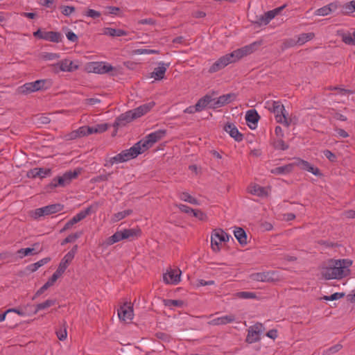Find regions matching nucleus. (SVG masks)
Segmentation results:
<instances>
[{
  "label": "nucleus",
  "instance_id": "1",
  "mask_svg": "<svg viewBox=\"0 0 355 355\" xmlns=\"http://www.w3.org/2000/svg\"><path fill=\"white\" fill-rule=\"evenodd\" d=\"M352 265L349 259H331L329 265L322 268L321 275L325 279H341L349 275Z\"/></svg>",
  "mask_w": 355,
  "mask_h": 355
},
{
  "label": "nucleus",
  "instance_id": "2",
  "mask_svg": "<svg viewBox=\"0 0 355 355\" xmlns=\"http://www.w3.org/2000/svg\"><path fill=\"white\" fill-rule=\"evenodd\" d=\"M255 46L256 43H252L220 57L210 67L209 72H217L225 68L229 64L236 62L244 56L253 53Z\"/></svg>",
  "mask_w": 355,
  "mask_h": 355
},
{
  "label": "nucleus",
  "instance_id": "3",
  "mask_svg": "<svg viewBox=\"0 0 355 355\" xmlns=\"http://www.w3.org/2000/svg\"><path fill=\"white\" fill-rule=\"evenodd\" d=\"M52 85L53 82L51 79H40L24 84L17 88V92L19 94L26 95L32 92L49 89Z\"/></svg>",
  "mask_w": 355,
  "mask_h": 355
},
{
  "label": "nucleus",
  "instance_id": "4",
  "mask_svg": "<svg viewBox=\"0 0 355 355\" xmlns=\"http://www.w3.org/2000/svg\"><path fill=\"white\" fill-rule=\"evenodd\" d=\"M141 231L139 228L124 229L116 231L112 236L108 237L105 241L106 245H111L123 239L133 240L141 236Z\"/></svg>",
  "mask_w": 355,
  "mask_h": 355
},
{
  "label": "nucleus",
  "instance_id": "5",
  "mask_svg": "<svg viewBox=\"0 0 355 355\" xmlns=\"http://www.w3.org/2000/svg\"><path fill=\"white\" fill-rule=\"evenodd\" d=\"M80 169L76 168L74 171H69L62 176L54 178L51 182L47 185V188L53 189L58 186L64 187L69 184L73 179H75L80 173Z\"/></svg>",
  "mask_w": 355,
  "mask_h": 355
},
{
  "label": "nucleus",
  "instance_id": "6",
  "mask_svg": "<svg viewBox=\"0 0 355 355\" xmlns=\"http://www.w3.org/2000/svg\"><path fill=\"white\" fill-rule=\"evenodd\" d=\"M166 134V131L165 130H159L148 135L144 139L139 141L138 143H140L139 146L144 152L150 148L155 143L164 138Z\"/></svg>",
  "mask_w": 355,
  "mask_h": 355
},
{
  "label": "nucleus",
  "instance_id": "7",
  "mask_svg": "<svg viewBox=\"0 0 355 355\" xmlns=\"http://www.w3.org/2000/svg\"><path fill=\"white\" fill-rule=\"evenodd\" d=\"M64 205L60 203L49 205L35 210V218H38L41 216H49L52 214H55L62 211Z\"/></svg>",
  "mask_w": 355,
  "mask_h": 355
},
{
  "label": "nucleus",
  "instance_id": "8",
  "mask_svg": "<svg viewBox=\"0 0 355 355\" xmlns=\"http://www.w3.org/2000/svg\"><path fill=\"white\" fill-rule=\"evenodd\" d=\"M77 251H78V245H75L71 249V250L69 251L64 255V257L62 259V260H61L60 263H59V266L56 270V271H58V273L62 275L65 272L68 266L71 262V261L73 259Z\"/></svg>",
  "mask_w": 355,
  "mask_h": 355
},
{
  "label": "nucleus",
  "instance_id": "9",
  "mask_svg": "<svg viewBox=\"0 0 355 355\" xmlns=\"http://www.w3.org/2000/svg\"><path fill=\"white\" fill-rule=\"evenodd\" d=\"M140 143L137 142L131 148L122 150L119 154L121 156L123 162H127L137 157L139 155L144 153L140 147Z\"/></svg>",
  "mask_w": 355,
  "mask_h": 355
},
{
  "label": "nucleus",
  "instance_id": "10",
  "mask_svg": "<svg viewBox=\"0 0 355 355\" xmlns=\"http://www.w3.org/2000/svg\"><path fill=\"white\" fill-rule=\"evenodd\" d=\"M134 119H135V117H133V114L131 112V110H129L128 112H125V113L120 114L115 119V121L113 124V126L115 128V130L112 135H115L118 128L125 126L127 123H130Z\"/></svg>",
  "mask_w": 355,
  "mask_h": 355
},
{
  "label": "nucleus",
  "instance_id": "11",
  "mask_svg": "<svg viewBox=\"0 0 355 355\" xmlns=\"http://www.w3.org/2000/svg\"><path fill=\"white\" fill-rule=\"evenodd\" d=\"M236 98V94L234 93H230L227 94L222 95L219 96L218 98H214V103L210 106L211 109H216L221 107L231 102H232Z\"/></svg>",
  "mask_w": 355,
  "mask_h": 355
},
{
  "label": "nucleus",
  "instance_id": "12",
  "mask_svg": "<svg viewBox=\"0 0 355 355\" xmlns=\"http://www.w3.org/2000/svg\"><path fill=\"white\" fill-rule=\"evenodd\" d=\"M293 167L294 166H298L301 169L307 171L311 173H313L315 175H321L320 171L318 168L314 167L313 165H311L309 162L303 160L300 158H296L295 161L293 162Z\"/></svg>",
  "mask_w": 355,
  "mask_h": 355
},
{
  "label": "nucleus",
  "instance_id": "13",
  "mask_svg": "<svg viewBox=\"0 0 355 355\" xmlns=\"http://www.w3.org/2000/svg\"><path fill=\"white\" fill-rule=\"evenodd\" d=\"M268 110L275 114L277 122H282V118L285 114V108L281 101H272L271 106L268 107Z\"/></svg>",
  "mask_w": 355,
  "mask_h": 355
},
{
  "label": "nucleus",
  "instance_id": "14",
  "mask_svg": "<svg viewBox=\"0 0 355 355\" xmlns=\"http://www.w3.org/2000/svg\"><path fill=\"white\" fill-rule=\"evenodd\" d=\"M262 325L261 324H256L250 327L248 329V335L245 341L248 343H253L260 340L259 333Z\"/></svg>",
  "mask_w": 355,
  "mask_h": 355
},
{
  "label": "nucleus",
  "instance_id": "15",
  "mask_svg": "<svg viewBox=\"0 0 355 355\" xmlns=\"http://www.w3.org/2000/svg\"><path fill=\"white\" fill-rule=\"evenodd\" d=\"M90 71L96 73H106L114 69L113 67L105 62H92L89 67Z\"/></svg>",
  "mask_w": 355,
  "mask_h": 355
},
{
  "label": "nucleus",
  "instance_id": "16",
  "mask_svg": "<svg viewBox=\"0 0 355 355\" xmlns=\"http://www.w3.org/2000/svg\"><path fill=\"white\" fill-rule=\"evenodd\" d=\"M118 315L120 320L125 321L127 320H132L133 317V308L128 303H124L118 309Z\"/></svg>",
  "mask_w": 355,
  "mask_h": 355
},
{
  "label": "nucleus",
  "instance_id": "17",
  "mask_svg": "<svg viewBox=\"0 0 355 355\" xmlns=\"http://www.w3.org/2000/svg\"><path fill=\"white\" fill-rule=\"evenodd\" d=\"M340 6L338 1H334L315 10V15L318 16H327L336 11Z\"/></svg>",
  "mask_w": 355,
  "mask_h": 355
},
{
  "label": "nucleus",
  "instance_id": "18",
  "mask_svg": "<svg viewBox=\"0 0 355 355\" xmlns=\"http://www.w3.org/2000/svg\"><path fill=\"white\" fill-rule=\"evenodd\" d=\"M224 130L229 133L230 137L235 141L240 142L243 139V135L239 131L234 123H227L224 126Z\"/></svg>",
  "mask_w": 355,
  "mask_h": 355
},
{
  "label": "nucleus",
  "instance_id": "19",
  "mask_svg": "<svg viewBox=\"0 0 355 355\" xmlns=\"http://www.w3.org/2000/svg\"><path fill=\"white\" fill-rule=\"evenodd\" d=\"M245 118L249 127L254 129L260 119V116L256 110L252 109L246 112Z\"/></svg>",
  "mask_w": 355,
  "mask_h": 355
},
{
  "label": "nucleus",
  "instance_id": "20",
  "mask_svg": "<svg viewBox=\"0 0 355 355\" xmlns=\"http://www.w3.org/2000/svg\"><path fill=\"white\" fill-rule=\"evenodd\" d=\"M155 104V103L153 101H152L148 103L140 105L139 107L135 109L131 110V112L133 114V117H135V119H136L144 115L153 107Z\"/></svg>",
  "mask_w": 355,
  "mask_h": 355
},
{
  "label": "nucleus",
  "instance_id": "21",
  "mask_svg": "<svg viewBox=\"0 0 355 355\" xmlns=\"http://www.w3.org/2000/svg\"><path fill=\"white\" fill-rule=\"evenodd\" d=\"M51 174V170L50 168H34L28 173V176L33 178H44Z\"/></svg>",
  "mask_w": 355,
  "mask_h": 355
},
{
  "label": "nucleus",
  "instance_id": "22",
  "mask_svg": "<svg viewBox=\"0 0 355 355\" xmlns=\"http://www.w3.org/2000/svg\"><path fill=\"white\" fill-rule=\"evenodd\" d=\"M214 103V98L210 95H205L203 97L200 98L198 102L196 103L197 107V110L198 112H201L205 108H210V106Z\"/></svg>",
  "mask_w": 355,
  "mask_h": 355
},
{
  "label": "nucleus",
  "instance_id": "23",
  "mask_svg": "<svg viewBox=\"0 0 355 355\" xmlns=\"http://www.w3.org/2000/svg\"><path fill=\"white\" fill-rule=\"evenodd\" d=\"M39 245V243H35L33 245V248H21L17 251V254L21 258L28 255L37 254L42 250V249H40L39 250L37 251Z\"/></svg>",
  "mask_w": 355,
  "mask_h": 355
},
{
  "label": "nucleus",
  "instance_id": "24",
  "mask_svg": "<svg viewBox=\"0 0 355 355\" xmlns=\"http://www.w3.org/2000/svg\"><path fill=\"white\" fill-rule=\"evenodd\" d=\"M235 320L234 315H224L210 320L208 324L211 325H223L231 323Z\"/></svg>",
  "mask_w": 355,
  "mask_h": 355
},
{
  "label": "nucleus",
  "instance_id": "25",
  "mask_svg": "<svg viewBox=\"0 0 355 355\" xmlns=\"http://www.w3.org/2000/svg\"><path fill=\"white\" fill-rule=\"evenodd\" d=\"M251 279L257 282H271L272 278L270 272H256L250 275Z\"/></svg>",
  "mask_w": 355,
  "mask_h": 355
},
{
  "label": "nucleus",
  "instance_id": "26",
  "mask_svg": "<svg viewBox=\"0 0 355 355\" xmlns=\"http://www.w3.org/2000/svg\"><path fill=\"white\" fill-rule=\"evenodd\" d=\"M43 40L51 42L58 43L62 40V34L55 31H45Z\"/></svg>",
  "mask_w": 355,
  "mask_h": 355
},
{
  "label": "nucleus",
  "instance_id": "27",
  "mask_svg": "<svg viewBox=\"0 0 355 355\" xmlns=\"http://www.w3.org/2000/svg\"><path fill=\"white\" fill-rule=\"evenodd\" d=\"M234 236L242 246H244L247 244V234L243 228L236 227L234 231Z\"/></svg>",
  "mask_w": 355,
  "mask_h": 355
},
{
  "label": "nucleus",
  "instance_id": "28",
  "mask_svg": "<svg viewBox=\"0 0 355 355\" xmlns=\"http://www.w3.org/2000/svg\"><path fill=\"white\" fill-rule=\"evenodd\" d=\"M249 192L259 197H267L268 193L265 187H261L258 184H254L249 189Z\"/></svg>",
  "mask_w": 355,
  "mask_h": 355
},
{
  "label": "nucleus",
  "instance_id": "29",
  "mask_svg": "<svg viewBox=\"0 0 355 355\" xmlns=\"http://www.w3.org/2000/svg\"><path fill=\"white\" fill-rule=\"evenodd\" d=\"M293 169V164L291 163L284 166H278L271 170V173L276 175L288 174Z\"/></svg>",
  "mask_w": 355,
  "mask_h": 355
},
{
  "label": "nucleus",
  "instance_id": "30",
  "mask_svg": "<svg viewBox=\"0 0 355 355\" xmlns=\"http://www.w3.org/2000/svg\"><path fill=\"white\" fill-rule=\"evenodd\" d=\"M104 34L111 37H121L128 35L127 32L122 29H116L113 28H105L104 29Z\"/></svg>",
  "mask_w": 355,
  "mask_h": 355
},
{
  "label": "nucleus",
  "instance_id": "31",
  "mask_svg": "<svg viewBox=\"0 0 355 355\" xmlns=\"http://www.w3.org/2000/svg\"><path fill=\"white\" fill-rule=\"evenodd\" d=\"M163 279L166 284H178V274H175V271L171 270L164 274Z\"/></svg>",
  "mask_w": 355,
  "mask_h": 355
},
{
  "label": "nucleus",
  "instance_id": "32",
  "mask_svg": "<svg viewBox=\"0 0 355 355\" xmlns=\"http://www.w3.org/2000/svg\"><path fill=\"white\" fill-rule=\"evenodd\" d=\"M166 68L164 66H159L155 68V70L150 73V77L155 80H162L166 73Z\"/></svg>",
  "mask_w": 355,
  "mask_h": 355
},
{
  "label": "nucleus",
  "instance_id": "33",
  "mask_svg": "<svg viewBox=\"0 0 355 355\" xmlns=\"http://www.w3.org/2000/svg\"><path fill=\"white\" fill-rule=\"evenodd\" d=\"M56 300L49 299L44 301L42 303L37 304L35 306V309L34 311V313H37L40 310H44L48 309L49 307L53 306L56 304Z\"/></svg>",
  "mask_w": 355,
  "mask_h": 355
},
{
  "label": "nucleus",
  "instance_id": "34",
  "mask_svg": "<svg viewBox=\"0 0 355 355\" xmlns=\"http://www.w3.org/2000/svg\"><path fill=\"white\" fill-rule=\"evenodd\" d=\"M50 261H51L50 257H45V258L42 259L41 260L38 261L36 263H32V264L28 266L27 269L32 272H35L39 268L46 264Z\"/></svg>",
  "mask_w": 355,
  "mask_h": 355
},
{
  "label": "nucleus",
  "instance_id": "35",
  "mask_svg": "<svg viewBox=\"0 0 355 355\" xmlns=\"http://www.w3.org/2000/svg\"><path fill=\"white\" fill-rule=\"evenodd\" d=\"M93 206L91 205L87 207L85 209L80 211L74 216L78 220V222L85 218L88 215L91 214L92 212L95 211V209H93Z\"/></svg>",
  "mask_w": 355,
  "mask_h": 355
},
{
  "label": "nucleus",
  "instance_id": "36",
  "mask_svg": "<svg viewBox=\"0 0 355 355\" xmlns=\"http://www.w3.org/2000/svg\"><path fill=\"white\" fill-rule=\"evenodd\" d=\"M224 236H227V234L222 229H216L212 232L211 239H217L220 242H226Z\"/></svg>",
  "mask_w": 355,
  "mask_h": 355
},
{
  "label": "nucleus",
  "instance_id": "37",
  "mask_svg": "<svg viewBox=\"0 0 355 355\" xmlns=\"http://www.w3.org/2000/svg\"><path fill=\"white\" fill-rule=\"evenodd\" d=\"M179 198L182 200L187 202L191 205H198L200 204L198 200L196 198L193 197L187 192H182L179 195Z\"/></svg>",
  "mask_w": 355,
  "mask_h": 355
},
{
  "label": "nucleus",
  "instance_id": "38",
  "mask_svg": "<svg viewBox=\"0 0 355 355\" xmlns=\"http://www.w3.org/2000/svg\"><path fill=\"white\" fill-rule=\"evenodd\" d=\"M83 235V232H76L73 234H69L68 236H67L62 242L61 245H64L67 243H73L75 242L78 239H79Z\"/></svg>",
  "mask_w": 355,
  "mask_h": 355
},
{
  "label": "nucleus",
  "instance_id": "39",
  "mask_svg": "<svg viewBox=\"0 0 355 355\" xmlns=\"http://www.w3.org/2000/svg\"><path fill=\"white\" fill-rule=\"evenodd\" d=\"M132 213V209H126L122 211L117 212L114 214L112 220L114 222L119 221L125 218L126 216L130 215Z\"/></svg>",
  "mask_w": 355,
  "mask_h": 355
},
{
  "label": "nucleus",
  "instance_id": "40",
  "mask_svg": "<svg viewBox=\"0 0 355 355\" xmlns=\"http://www.w3.org/2000/svg\"><path fill=\"white\" fill-rule=\"evenodd\" d=\"M315 35L313 33H302L300 35L297 43L302 45L305 42L312 40Z\"/></svg>",
  "mask_w": 355,
  "mask_h": 355
},
{
  "label": "nucleus",
  "instance_id": "41",
  "mask_svg": "<svg viewBox=\"0 0 355 355\" xmlns=\"http://www.w3.org/2000/svg\"><path fill=\"white\" fill-rule=\"evenodd\" d=\"M285 6H286L284 5L281 7L277 8L274 10L265 12L264 15H266L267 19L268 20V22H270L277 14H279L285 8Z\"/></svg>",
  "mask_w": 355,
  "mask_h": 355
},
{
  "label": "nucleus",
  "instance_id": "42",
  "mask_svg": "<svg viewBox=\"0 0 355 355\" xmlns=\"http://www.w3.org/2000/svg\"><path fill=\"white\" fill-rule=\"evenodd\" d=\"M342 40L346 44L355 46V31L352 35L350 33H345L342 36Z\"/></svg>",
  "mask_w": 355,
  "mask_h": 355
},
{
  "label": "nucleus",
  "instance_id": "43",
  "mask_svg": "<svg viewBox=\"0 0 355 355\" xmlns=\"http://www.w3.org/2000/svg\"><path fill=\"white\" fill-rule=\"evenodd\" d=\"M339 8H341V12L343 15H350L354 12L352 1L340 5Z\"/></svg>",
  "mask_w": 355,
  "mask_h": 355
},
{
  "label": "nucleus",
  "instance_id": "44",
  "mask_svg": "<svg viewBox=\"0 0 355 355\" xmlns=\"http://www.w3.org/2000/svg\"><path fill=\"white\" fill-rule=\"evenodd\" d=\"M236 296L241 299H254L257 297L256 293L249 291H241L236 293Z\"/></svg>",
  "mask_w": 355,
  "mask_h": 355
},
{
  "label": "nucleus",
  "instance_id": "45",
  "mask_svg": "<svg viewBox=\"0 0 355 355\" xmlns=\"http://www.w3.org/2000/svg\"><path fill=\"white\" fill-rule=\"evenodd\" d=\"M343 348L340 344H336L323 352V355H331L339 352Z\"/></svg>",
  "mask_w": 355,
  "mask_h": 355
},
{
  "label": "nucleus",
  "instance_id": "46",
  "mask_svg": "<svg viewBox=\"0 0 355 355\" xmlns=\"http://www.w3.org/2000/svg\"><path fill=\"white\" fill-rule=\"evenodd\" d=\"M345 294L344 293H335L329 296L324 295L322 299L326 301H334L343 298Z\"/></svg>",
  "mask_w": 355,
  "mask_h": 355
},
{
  "label": "nucleus",
  "instance_id": "47",
  "mask_svg": "<svg viewBox=\"0 0 355 355\" xmlns=\"http://www.w3.org/2000/svg\"><path fill=\"white\" fill-rule=\"evenodd\" d=\"M275 148L282 150H286L288 148V145L286 144L282 139L275 141L273 144Z\"/></svg>",
  "mask_w": 355,
  "mask_h": 355
},
{
  "label": "nucleus",
  "instance_id": "48",
  "mask_svg": "<svg viewBox=\"0 0 355 355\" xmlns=\"http://www.w3.org/2000/svg\"><path fill=\"white\" fill-rule=\"evenodd\" d=\"M192 216L201 221H205L207 219V214L200 209H194Z\"/></svg>",
  "mask_w": 355,
  "mask_h": 355
},
{
  "label": "nucleus",
  "instance_id": "49",
  "mask_svg": "<svg viewBox=\"0 0 355 355\" xmlns=\"http://www.w3.org/2000/svg\"><path fill=\"white\" fill-rule=\"evenodd\" d=\"M77 223H78V220L76 218L75 216H73L68 222L66 223V224L62 227V229L60 230V232L62 233V232L69 230L70 228L72 227V226L73 225L76 224Z\"/></svg>",
  "mask_w": 355,
  "mask_h": 355
},
{
  "label": "nucleus",
  "instance_id": "50",
  "mask_svg": "<svg viewBox=\"0 0 355 355\" xmlns=\"http://www.w3.org/2000/svg\"><path fill=\"white\" fill-rule=\"evenodd\" d=\"M327 89L329 90H331V91H333V90H338L339 92V93L342 95H345V94H354V91L353 90H350V89H343V88H340L338 87H332V86H330L327 88Z\"/></svg>",
  "mask_w": 355,
  "mask_h": 355
},
{
  "label": "nucleus",
  "instance_id": "51",
  "mask_svg": "<svg viewBox=\"0 0 355 355\" xmlns=\"http://www.w3.org/2000/svg\"><path fill=\"white\" fill-rule=\"evenodd\" d=\"M57 66H59V70H61L62 71H68L71 69H68V59H64L57 62Z\"/></svg>",
  "mask_w": 355,
  "mask_h": 355
},
{
  "label": "nucleus",
  "instance_id": "52",
  "mask_svg": "<svg viewBox=\"0 0 355 355\" xmlns=\"http://www.w3.org/2000/svg\"><path fill=\"white\" fill-rule=\"evenodd\" d=\"M60 8L61 12L65 16H69L75 11V8L73 6H62Z\"/></svg>",
  "mask_w": 355,
  "mask_h": 355
},
{
  "label": "nucleus",
  "instance_id": "53",
  "mask_svg": "<svg viewBox=\"0 0 355 355\" xmlns=\"http://www.w3.org/2000/svg\"><path fill=\"white\" fill-rule=\"evenodd\" d=\"M112 173H109L106 174L99 175L92 179V180L95 182H104L108 180L109 178L111 176Z\"/></svg>",
  "mask_w": 355,
  "mask_h": 355
},
{
  "label": "nucleus",
  "instance_id": "54",
  "mask_svg": "<svg viewBox=\"0 0 355 355\" xmlns=\"http://www.w3.org/2000/svg\"><path fill=\"white\" fill-rule=\"evenodd\" d=\"M324 155L331 162L336 161V155L329 150H324L323 151Z\"/></svg>",
  "mask_w": 355,
  "mask_h": 355
},
{
  "label": "nucleus",
  "instance_id": "55",
  "mask_svg": "<svg viewBox=\"0 0 355 355\" xmlns=\"http://www.w3.org/2000/svg\"><path fill=\"white\" fill-rule=\"evenodd\" d=\"M64 329H60L58 331H56L57 337L60 340H64L67 336V332L65 327V324H64Z\"/></svg>",
  "mask_w": 355,
  "mask_h": 355
},
{
  "label": "nucleus",
  "instance_id": "56",
  "mask_svg": "<svg viewBox=\"0 0 355 355\" xmlns=\"http://www.w3.org/2000/svg\"><path fill=\"white\" fill-rule=\"evenodd\" d=\"M179 210L189 215H192L194 209L185 205L179 204Z\"/></svg>",
  "mask_w": 355,
  "mask_h": 355
},
{
  "label": "nucleus",
  "instance_id": "57",
  "mask_svg": "<svg viewBox=\"0 0 355 355\" xmlns=\"http://www.w3.org/2000/svg\"><path fill=\"white\" fill-rule=\"evenodd\" d=\"M109 127L107 123H101L95 125L96 133H102L105 132Z\"/></svg>",
  "mask_w": 355,
  "mask_h": 355
},
{
  "label": "nucleus",
  "instance_id": "58",
  "mask_svg": "<svg viewBox=\"0 0 355 355\" xmlns=\"http://www.w3.org/2000/svg\"><path fill=\"white\" fill-rule=\"evenodd\" d=\"M268 23V20L267 19L265 15H263L259 17H257V21H254V24H257L259 26L267 25Z\"/></svg>",
  "mask_w": 355,
  "mask_h": 355
},
{
  "label": "nucleus",
  "instance_id": "59",
  "mask_svg": "<svg viewBox=\"0 0 355 355\" xmlns=\"http://www.w3.org/2000/svg\"><path fill=\"white\" fill-rule=\"evenodd\" d=\"M101 12H98V11H96L95 10H93V9H89L87 11V13H86V15L87 17H92L93 19H96L97 17H99L101 16Z\"/></svg>",
  "mask_w": 355,
  "mask_h": 355
},
{
  "label": "nucleus",
  "instance_id": "60",
  "mask_svg": "<svg viewBox=\"0 0 355 355\" xmlns=\"http://www.w3.org/2000/svg\"><path fill=\"white\" fill-rule=\"evenodd\" d=\"M221 242L218 241L217 239H211V247L214 252L220 251V243Z\"/></svg>",
  "mask_w": 355,
  "mask_h": 355
},
{
  "label": "nucleus",
  "instance_id": "61",
  "mask_svg": "<svg viewBox=\"0 0 355 355\" xmlns=\"http://www.w3.org/2000/svg\"><path fill=\"white\" fill-rule=\"evenodd\" d=\"M138 24H148V25H155L156 24V21L153 18H147L142 19L138 21Z\"/></svg>",
  "mask_w": 355,
  "mask_h": 355
},
{
  "label": "nucleus",
  "instance_id": "62",
  "mask_svg": "<svg viewBox=\"0 0 355 355\" xmlns=\"http://www.w3.org/2000/svg\"><path fill=\"white\" fill-rule=\"evenodd\" d=\"M164 304L168 307L178 306V300L166 299L163 300Z\"/></svg>",
  "mask_w": 355,
  "mask_h": 355
},
{
  "label": "nucleus",
  "instance_id": "63",
  "mask_svg": "<svg viewBox=\"0 0 355 355\" xmlns=\"http://www.w3.org/2000/svg\"><path fill=\"white\" fill-rule=\"evenodd\" d=\"M67 38L72 42H77L78 40V37L72 31H69L66 33Z\"/></svg>",
  "mask_w": 355,
  "mask_h": 355
},
{
  "label": "nucleus",
  "instance_id": "64",
  "mask_svg": "<svg viewBox=\"0 0 355 355\" xmlns=\"http://www.w3.org/2000/svg\"><path fill=\"white\" fill-rule=\"evenodd\" d=\"M109 162H110V164H118V163H122L123 161H122V159H121V156L120 155V154H117L116 155H115L114 157H112L111 158L109 159Z\"/></svg>",
  "mask_w": 355,
  "mask_h": 355
}]
</instances>
